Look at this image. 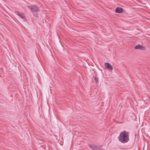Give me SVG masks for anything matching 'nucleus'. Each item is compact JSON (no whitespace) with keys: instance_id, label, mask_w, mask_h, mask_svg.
Wrapping results in <instances>:
<instances>
[{"instance_id":"1","label":"nucleus","mask_w":150,"mask_h":150,"mask_svg":"<svg viewBox=\"0 0 150 150\" xmlns=\"http://www.w3.org/2000/svg\"><path fill=\"white\" fill-rule=\"evenodd\" d=\"M118 139L119 141L122 143L127 142L129 140L128 132L125 131L122 132L120 133Z\"/></svg>"},{"instance_id":"2","label":"nucleus","mask_w":150,"mask_h":150,"mask_svg":"<svg viewBox=\"0 0 150 150\" xmlns=\"http://www.w3.org/2000/svg\"><path fill=\"white\" fill-rule=\"evenodd\" d=\"M28 7L30 9V11L33 13H36L38 11V7L36 5H30L28 6Z\"/></svg>"},{"instance_id":"3","label":"nucleus","mask_w":150,"mask_h":150,"mask_svg":"<svg viewBox=\"0 0 150 150\" xmlns=\"http://www.w3.org/2000/svg\"><path fill=\"white\" fill-rule=\"evenodd\" d=\"M105 69H107L109 71L112 72L113 70V67L112 66L108 63H105L104 64Z\"/></svg>"},{"instance_id":"4","label":"nucleus","mask_w":150,"mask_h":150,"mask_svg":"<svg viewBox=\"0 0 150 150\" xmlns=\"http://www.w3.org/2000/svg\"><path fill=\"white\" fill-rule=\"evenodd\" d=\"M90 147L93 150H103L102 147L101 146L97 147L95 145H90Z\"/></svg>"},{"instance_id":"5","label":"nucleus","mask_w":150,"mask_h":150,"mask_svg":"<svg viewBox=\"0 0 150 150\" xmlns=\"http://www.w3.org/2000/svg\"><path fill=\"white\" fill-rule=\"evenodd\" d=\"M135 49H139L141 50H143L144 49V47L142 45H137L134 47Z\"/></svg>"},{"instance_id":"6","label":"nucleus","mask_w":150,"mask_h":150,"mask_svg":"<svg viewBox=\"0 0 150 150\" xmlns=\"http://www.w3.org/2000/svg\"><path fill=\"white\" fill-rule=\"evenodd\" d=\"M123 9L120 7H118L116 8L115 12L116 13H120L123 11Z\"/></svg>"},{"instance_id":"7","label":"nucleus","mask_w":150,"mask_h":150,"mask_svg":"<svg viewBox=\"0 0 150 150\" xmlns=\"http://www.w3.org/2000/svg\"><path fill=\"white\" fill-rule=\"evenodd\" d=\"M16 13L18 16H20L21 18H24V15L23 14L21 13L20 12L18 11H16Z\"/></svg>"},{"instance_id":"8","label":"nucleus","mask_w":150,"mask_h":150,"mask_svg":"<svg viewBox=\"0 0 150 150\" xmlns=\"http://www.w3.org/2000/svg\"><path fill=\"white\" fill-rule=\"evenodd\" d=\"M94 78V79H95V80L96 81V83L97 82H98V78L96 77H95Z\"/></svg>"}]
</instances>
